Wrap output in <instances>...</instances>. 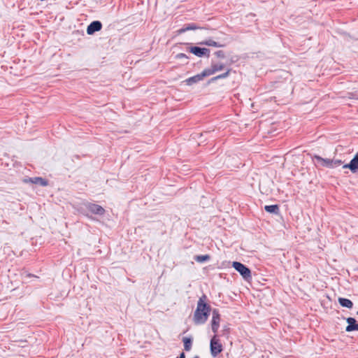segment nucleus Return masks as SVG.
Listing matches in <instances>:
<instances>
[{"instance_id":"1","label":"nucleus","mask_w":358,"mask_h":358,"mask_svg":"<svg viewBox=\"0 0 358 358\" xmlns=\"http://www.w3.org/2000/svg\"><path fill=\"white\" fill-rule=\"evenodd\" d=\"M206 299V296L203 295L197 302L196 308L193 315V321L195 324H203L208 320L211 307L205 302Z\"/></svg>"},{"instance_id":"10","label":"nucleus","mask_w":358,"mask_h":358,"mask_svg":"<svg viewBox=\"0 0 358 358\" xmlns=\"http://www.w3.org/2000/svg\"><path fill=\"white\" fill-rule=\"evenodd\" d=\"M24 182L25 183H32L38 185L41 187H45L48 185V181L41 177H33V178H27L24 179Z\"/></svg>"},{"instance_id":"20","label":"nucleus","mask_w":358,"mask_h":358,"mask_svg":"<svg viewBox=\"0 0 358 358\" xmlns=\"http://www.w3.org/2000/svg\"><path fill=\"white\" fill-rule=\"evenodd\" d=\"M210 257L208 255H196V256L194 257V260L196 262H200V263H202V262H207V261L210 260Z\"/></svg>"},{"instance_id":"9","label":"nucleus","mask_w":358,"mask_h":358,"mask_svg":"<svg viewBox=\"0 0 358 358\" xmlns=\"http://www.w3.org/2000/svg\"><path fill=\"white\" fill-rule=\"evenodd\" d=\"M343 169H349L353 173H358V153L351 159L349 164L343 165Z\"/></svg>"},{"instance_id":"23","label":"nucleus","mask_w":358,"mask_h":358,"mask_svg":"<svg viewBox=\"0 0 358 358\" xmlns=\"http://www.w3.org/2000/svg\"><path fill=\"white\" fill-rule=\"evenodd\" d=\"M176 59H188V57L185 53H178L176 56Z\"/></svg>"},{"instance_id":"14","label":"nucleus","mask_w":358,"mask_h":358,"mask_svg":"<svg viewBox=\"0 0 358 358\" xmlns=\"http://www.w3.org/2000/svg\"><path fill=\"white\" fill-rule=\"evenodd\" d=\"M182 342L184 344V350L187 352L190 351L192 347L193 338L192 336L184 337Z\"/></svg>"},{"instance_id":"19","label":"nucleus","mask_w":358,"mask_h":358,"mask_svg":"<svg viewBox=\"0 0 358 358\" xmlns=\"http://www.w3.org/2000/svg\"><path fill=\"white\" fill-rule=\"evenodd\" d=\"M231 71V69H227V71L226 72L212 78L210 79V82H214V81H216L220 79H224V78H227L229 76Z\"/></svg>"},{"instance_id":"4","label":"nucleus","mask_w":358,"mask_h":358,"mask_svg":"<svg viewBox=\"0 0 358 358\" xmlns=\"http://www.w3.org/2000/svg\"><path fill=\"white\" fill-rule=\"evenodd\" d=\"M84 205L87 210L94 215H103L106 212L105 209L102 206L96 203L87 202Z\"/></svg>"},{"instance_id":"24","label":"nucleus","mask_w":358,"mask_h":358,"mask_svg":"<svg viewBox=\"0 0 358 358\" xmlns=\"http://www.w3.org/2000/svg\"><path fill=\"white\" fill-rule=\"evenodd\" d=\"M178 358H185V355L184 352H181Z\"/></svg>"},{"instance_id":"3","label":"nucleus","mask_w":358,"mask_h":358,"mask_svg":"<svg viewBox=\"0 0 358 358\" xmlns=\"http://www.w3.org/2000/svg\"><path fill=\"white\" fill-rule=\"evenodd\" d=\"M210 349L213 357H217L223 350L222 345L219 342L216 335L210 339Z\"/></svg>"},{"instance_id":"25","label":"nucleus","mask_w":358,"mask_h":358,"mask_svg":"<svg viewBox=\"0 0 358 358\" xmlns=\"http://www.w3.org/2000/svg\"><path fill=\"white\" fill-rule=\"evenodd\" d=\"M238 59H236L235 60H232L231 62H237Z\"/></svg>"},{"instance_id":"15","label":"nucleus","mask_w":358,"mask_h":358,"mask_svg":"<svg viewBox=\"0 0 358 358\" xmlns=\"http://www.w3.org/2000/svg\"><path fill=\"white\" fill-rule=\"evenodd\" d=\"M338 301L339 304L343 307L348 308H352L353 307L352 301L348 299L339 297Z\"/></svg>"},{"instance_id":"21","label":"nucleus","mask_w":358,"mask_h":358,"mask_svg":"<svg viewBox=\"0 0 358 358\" xmlns=\"http://www.w3.org/2000/svg\"><path fill=\"white\" fill-rule=\"evenodd\" d=\"M343 164V162L340 159H333L332 161V169L339 166Z\"/></svg>"},{"instance_id":"22","label":"nucleus","mask_w":358,"mask_h":358,"mask_svg":"<svg viewBox=\"0 0 358 358\" xmlns=\"http://www.w3.org/2000/svg\"><path fill=\"white\" fill-rule=\"evenodd\" d=\"M215 55L219 58H224L225 54L223 50H217L215 52Z\"/></svg>"},{"instance_id":"18","label":"nucleus","mask_w":358,"mask_h":358,"mask_svg":"<svg viewBox=\"0 0 358 358\" xmlns=\"http://www.w3.org/2000/svg\"><path fill=\"white\" fill-rule=\"evenodd\" d=\"M201 45H205L208 46H213V47H222V45L220 44L219 43L212 40V39H208L206 41H203L200 43Z\"/></svg>"},{"instance_id":"6","label":"nucleus","mask_w":358,"mask_h":358,"mask_svg":"<svg viewBox=\"0 0 358 358\" xmlns=\"http://www.w3.org/2000/svg\"><path fill=\"white\" fill-rule=\"evenodd\" d=\"M189 51L194 54V55L202 57L203 56H206L209 57L210 56V50L206 48H200L198 46H192L189 48Z\"/></svg>"},{"instance_id":"13","label":"nucleus","mask_w":358,"mask_h":358,"mask_svg":"<svg viewBox=\"0 0 358 358\" xmlns=\"http://www.w3.org/2000/svg\"><path fill=\"white\" fill-rule=\"evenodd\" d=\"M346 322L348 324L345 328L347 332L358 331V323L354 317H348Z\"/></svg>"},{"instance_id":"12","label":"nucleus","mask_w":358,"mask_h":358,"mask_svg":"<svg viewBox=\"0 0 358 358\" xmlns=\"http://www.w3.org/2000/svg\"><path fill=\"white\" fill-rule=\"evenodd\" d=\"M208 76L207 74H206L205 71L203 70L201 73L196 74L194 76H192L187 79H186L185 83L188 85H192L194 83H196L203 79L204 77Z\"/></svg>"},{"instance_id":"8","label":"nucleus","mask_w":358,"mask_h":358,"mask_svg":"<svg viewBox=\"0 0 358 358\" xmlns=\"http://www.w3.org/2000/svg\"><path fill=\"white\" fill-rule=\"evenodd\" d=\"M315 163L320 165L323 167H327L332 169V161L333 159H324L319 155H315L313 158Z\"/></svg>"},{"instance_id":"7","label":"nucleus","mask_w":358,"mask_h":358,"mask_svg":"<svg viewBox=\"0 0 358 358\" xmlns=\"http://www.w3.org/2000/svg\"><path fill=\"white\" fill-rule=\"evenodd\" d=\"M225 66L222 63H212L209 68L205 69L204 71L208 76L215 74L216 72L222 71Z\"/></svg>"},{"instance_id":"16","label":"nucleus","mask_w":358,"mask_h":358,"mask_svg":"<svg viewBox=\"0 0 358 358\" xmlns=\"http://www.w3.org/2000/svg\"><path fill=\"white\" fill-rule=\"evenodd\" d=\"M264 210L268 213H273L275 215H278L280 213L279 206L277 204L265 206Z\"/></svg>"},{"instance_id":"11","label":"nucleus","mask_w":358,"mask_h":358,"mask_svg":"<svg viewBox=\"0 0 358 358\" xmlns=\"http://www.w3.org/2000/svg\"><path fill=\"white\" fill-rule=\"evenodd\" d=\"M102 28V24L100 21L95 20L92 22L87 28V33L89 35L94 34L96 31H99Z\"/></svg>"},{"instance_id":"17","label":"nucleus","mask_w":358,"mask_h":358,"mask_svg":"<svg viewBox=\"0 0 358 358\" xmlns=\"http://www.w3.org/2000/svg\"><path fill=\"white\" fill-rule=\"evenodd\" d=\"M200 29L195 23H189L183 26L179 31L180 33H184L190 30H196Z\"/></svg>"},{"instance_id":"5","label":"nucleus","mask_w":358,"mask_h":358,"mask_svg":"<svg viewBox=\"0 0 358 358\" xmlns=\"http://www.w3.org/2000/svg\"><path fill=\"white\" fill-rule=\"evenodd\" d=\"M220 314L217 309H213L212 311L211 328L213 333L217 334L220 327Z\"/></svg>"},{"instance_id":"2","label":"nucleus","mask_w":358,"mask_h":358,"mask_svg":"<svg viewBox=\"0 0 358 358\" xmlns=\"http://www.w3.org/2000/svg\"><path fill=\"white\" fill-rule=\"evenodd\" d=\"M232 266L242 275V277L245 280L251 279V271L250 268L247 267L245 264L238 262H234L232 264Z\"/></svg>"},{"instance_id":"27","label":"nucleus","mask_w":358,"mask_h":358,"mask_svg":"<svg viewBox=\"0 0 358 358\" xmlns=\"http://www.w3.org/2000/svg\"><path fill=\"white\" fill-rule=\"evenodd\" d=\"M357 315H358V310H357Z\"/></svg>"},{"instance_id":"26","label":"nucleus","mask_w":358,"mask_h":358,"mask_svg":"<svg viewBox=\"0 0 358 358\" xmlns=\"http://www.w3.org/2000/svg\"><path fill=\"white\" fill-rule=\"evenodd\" d=\"M193 358H199V356H195V357H193Z\"/></svg>"}]
</instances>
